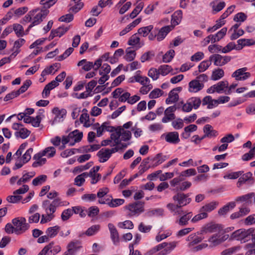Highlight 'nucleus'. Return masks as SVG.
I'll use <instances>...</instances> for the list:
<instances>
[{"label":"nucleus","instance_id":"obj_38","mask_svg":"<svg viewBox=\"0 0 255 255\" xmlns=\"http://www.w3.org/2000/svg\"><path fill=\"white\" fill-rule=\"evenodd\" d=\"M236 206V204L234 202H231L228 203L224 207L221 208L218 210V214L221 216L226 215L231 209H233Z\"/></svg>","mask_w":255,"mask_h":255},{"label":"nucleus","instance_id":"obj_59","mask_svg":"<svg viewBox=\"0 0 255 255\" xmlns=\"http://www.w3.org/2000/svg\"><path fill=\"white\" fill-rule=\"evenodd\" d=\"M159 74L162 76L167 75L172 70L171 67L168 65H161L158 68Z\"/></svg>","mask_w":255,"mask_h":255},{"label":"nucleus","instance_id":"obj_32","mask_svg":"<svg viewBox=\"0 0 255 255\" xmlns=\"http://www.w3.org/2000/svg\"><path fill=\"white\" fill-rule=\"evenodd\" d=\"M149 159H150V158L147 157L146 158L144 159L142 161V162L138 168V169H139L138 174H139L141 175L144 172H145L146 171H147L148 169H149L150 168H151V167H150Z\"/></svg>","mask_w":255,"mask_h":255},{"label":"nucleus","instance_id":"obj_19","mask_svg":"<svg viewBox=\"0 0 255 255\" xmlns=\"http://www.w3.org/2000/svg\"><path fill=\"white\" fill-rule=\"evenodd\" d=\"M68 136L70 138V140L71 141V146H73L75 143L81 141L83 137V132L78 129H75L70 132L68 134Z\"/></svg>","mask_w":255,"mask_h":255},{"label":"nucleus","instance_id":"obj_2","mask_svg":"<svg viewBox=\"0 0 255 255\" xmlns=\"http://www.w3.org/2000/svg\"><path fill=\"white\" fill-rule=\"evenodd\" d=\"M219 202L216 201H213L209 203H206L199 209V214H197L191 219L192 223H196L200 220L207 218L208 213L215 210L219 206Z\"/></svg>","mask_w":255,"mask_h":255},{"label":"nucleus","instance_id":"obj_63","mask_svg":"<svg viewBox=\"0 0 255 255\" xmlns=\"http://www.w3.org/2000/svg\"><path fill=\"white\" fill-rule=\"evenodd\" d=\"M121 130V140L123 141L129 140L131 137V133L129 130H125L123 128L120 127Z\"/></svg>","mask_w":255,"mask_h":255},{"label":"nucleus","instance_id":"obj_57","mask_svg":"<svg viewBox=\"0 0 255 255\" xmlns=\"http://www.w3.org/2000/svg\"><path fill=\"white\" fill-rule=\"evenodd\" d=\"M225 24V21L219 19L216 21V23L214 26L210 27L207 29L208 32H213L219 29Z\"/></svg>","mask_w":255,"mask_h":255},{"label":"nucleus","instance_id":"obj_17","mask_svg":"<svg viewBox=\"0 0 255 255\" xmlns=\"http://www.w3.org/2000/svg\"><path fill=\"white\" fill-rule=\"evenodd\" d=\"M128 44L130 46L135 47L136 49H139L144 45V42L143 41L140 40L137 33H135L130 37Z\"/></svg>","mask_w":255,"mask_h":255},{"label":"nucleus","instance_id":"obj_13","mask_svg":"<svg viewBox=\"0 0 255 255\" xmlns=\"http://www.w3.org/2000/svg\"><path fill=\"white\" fill-rule=\"evenodd\" d=\"M177 110L175 106H171L168 107L164 112V116L162 118L161 121L163 123H167L174 119L176 116L174 114Z\"/></svg>","mask_w":255,"mask_h":255},{"label":"nucleus","instance_id":"obj_10","mask_svg":"<svg viewBox=\"0 0 255 255\" xmlns=\"http://www.w3.org/2000/svg\"><path fill=\"white\" fill-rule=\"evenodd\" d=\"M210 60L213 61L214 64L217 66H222L230 62L231 57L229 56H222L220 54H213L210 56Z\"/></svg>","mask_w":255,"mask_h":255},{"label":"nucleus","instance_id":"obj_34","mask_svg":"<svg viewBox=\"0 0 255 255\" xmlns=\"http://www.w3.org/2000/svg\"><path fill=\"white\" fill-rule=\"evenodd\" d=\"M60 230V227L59 226H55L50 227L47 229L45 233L48 235L50 239H52L55 237Z\"/></svg>","mask_w":255,"mask_h":255},{"label":"nucleus","instance_id":"obj_8","mask_svg":"<svg viewBox=\"0 0 255 255\" xmlns=\"http://www.w3.org/2000/svg\"><path fill=\"white\" fill-rule=\"evenodd\" d=\"M222 228L220 225L211 222L203 226L200 230L201 234H206L219 232Z\"/></svg>","mask_w":255,"mask_h":255},{"label":"nucleus","instance_id":"obj_49","mask_svg":"<svg viewBox=\"0 0 255 255\" xmlns=\"http://www.w3.org/2000/svg\"><path fill=\"white\" fill-rule=\"evenodd\" d=\"M88 173L84 172L76 176L74 179L75 185L78 186H81L85 181V178L88 177Z\"/></svg>","mask_w":255,"mask_h":255},{"label":"nucleus","instance_id":"obj_36","mask_svg":"<svg viewBox=\"0 0 255 255\" xmlns=\"http://www.w3.org/2000/svg\"><path fill=\"white\" fill-rule=\"evenodd\" d=\"M77 66L79 67H82V69L85 71H89L94 67L93 63L88 61L86 59H82L80 60L78 63Z\"/></svg>","mask_w":255,"mask_h":255},{"label":"nucleus","instance_id":"obj_40","mask_svg":"<svg viewBox=\"0 0 255 255\" xmlns=\"http://www.w3.org/2000/svg\"><path fill=\"white\" fill-rule=\"evenodd\" d=\"M54 66L55 65H51L48 67L45 68L41 72V76L42 78H40L39 80L41 82H43L45 80V76L48 74H54L56 71H57V69L54 70Z\"/></svg>","mask_w":255,"mask_h":255},{"label":"nucleus","instance_id":"obj_9","mask_svg":"<svg viewBox=\"0 0 255 255\" xmlns=\"http://www.w3.org/2000/svg\"><path fill=\"white\" fill-rule=\"evenodd\" d=\"M189 197V194H186L183 193H178L173 196V200L176 203L178 206H180L182 207L188 205L191 202V199Z\"/></svg>","mask_w":255,"mask_h":255},{"label":"nucleus","instance_id":"obj_43","mask_svg":"<svg viewBox=\"0 0 255 255\" xmlns=\"http://www.w3.org/2000/svg\"><path fill=\"white\" fill-rule=\"evenodd\" d=\"M227 31V27L222 28L220 31L215 34H212L213 37V42L215 43L219 41L226 34Z\"/></svg>","mask_w":255,"mask_h":255},{"label":"nucleus","instance_id":"obj_12","mask_svg":"<svg viewBox=\"0 0 255 255\" xmlns=\"http://www.w3.org/2000/svg\"><path fill=\"white\" fill-rule=\"evenodd\" d=\"M161 138L169 143L176 144L180 142L179 134L177 131H171L162 134Z\"/></svg>","mask_w":255,"mask_h":255},{"label":"nucleus","instance_id":"obj_27","mask_svg":"<svg viewBox=\"0 0 255 255\" xmlns=\"http://www.w3.org/2000/svg\"><path fill=\"white\" fill-rule=\"evenodd\" d=\"M197 129V126L195 125L191 124L186 127L184 128V130L181 133V136L184 139L188 138L190 135L191 133L196 131Z\"/></svg>","mask_w":255,"mask_h":255},{"label":"nucleus","instance_id":"obj_22","mask_svg":"<svg viewBox=\"0 0 255 255\" xmlns=\"http://www.w3.org/2000/svg\"><path fill=\"white\" fill-rule=\"evenodd\" d=\"M192 212L183 213L181 217L177 219L175 221V223L177 224L180 226H185L188 224V222L192 217Z\"/></svg>","mask_w":255,"mask_h":255},{"label":"nucleus","instance_id":"obj_7","mask_svg":"<svg viewBox=\"0 0 255 255\" xmlns=\"http://www.w3.org/2000/svg\"><path fill=\"white\" fill-rule=\"evenodd\" d=\"M61 247L59 245H55L54 241L51 242L45 246L37 255H55L60 253Z\"/></svg>","mask_w":255,"mask_h":255},{"label":"nucleus","instance_id":"obj_56","mask_svg":"<svg viewBox=\"0 0 255 255\" xmlns=\"http://www.w3.org/2000/svg\"><path fill=\"white\" fill-rule=\"evenodd\" d=\"M171 125L175 129H181L184 127V121L180 118H177L173 121L172 120Z\"/></svg>","mask_w":255,"mask_h":255},{"label":"nucleus","instance_id":"obj_4","mask_svg":"<svg viewBox=\"0 0 255 255\" xmlns=\"http://www.w3.org/2000/svg\"><path fill=\"white\" fill-rule=\"evenodd\" d=\"M144 203L141 201L135 202L127 206L128 215L129 217H138L144 211Z\"/></svg>","mask_w":255,"mask_h":255},{"label":"nucleus","instance_id":"obj_64","mask_svg":"<svg viewBox=\"0 0 255 255\" xmlns=\"http://www.w3.org/2000/svg\"><path fill=\"white\" fill-rule=\"evenodd\" d=\"M239 45L241 46V48L243 46L253 45L255 43V41L253 39H240L237 41Z\"/></svg>","mask_w":255,"mask_h":255},{"label":"nucleus","instance_id":"obj_45","mask_svg":"<svg viewBox=\"0 0 255 255\" xmlns=\"http://www.w3.org/2000/svg\"><path fill=\"white\" fill-rule=\"evenodd\" d=\"M153 28V26L152 25L142 27L138 29L137 33L142 35L143 37H146L152 31Z\"/></svg>","mask_w":255,"mask_h":255},{"label":"nucleus","instance_id":"obj_24","mask_svg":"<svg viewBox=\"0 0 255 255\" xmlns=\"http://www.w3.org/2000/svg\"><path fill=\"white\" fill-rule=\"evenodd\" d=\"M68 29V27L60 26L56 29L52 30L49 38L50 40H51L56 36L60 37L64 35Z\"/></svg>","mask_w":255,"mask_h":255},{"label":"nucleus","instance_id":"obj_25","mask_svg":"<svg viewBox=\"0 0 255 255\" xmlns=\"http://www.w3.org/2000/svg\"><path fill=\"white\" fill-rule=\"evenodd\" d=\"M172 26H165L162 27L160 29L158 33L157 34V40L158 41H161L163 40L168 33L172 29Z\"/></svg>","mask_w":255,"mask_h":255},{"label":"nucleus","instance_id":"obj_61","mask_svg":"<svg viewBox=\"0 0 255 255\" xmlns=\"http://www.w3.org/2000/svg\"><path fill=\"white\" fill-rule=\"evenodd\" d=\"M174 50L173 49L169 50L163 56V62L165 63L170 62L174 57Z\"/></svg>","mask_w":255,"mask_h":255},{"label":"nucleus","instance_id":"obj_21","mask_svg":"<svg viewBox=\"0 0 255 255\" xmlns=\"http://www.w3.org/2000/svg\"><path fill=\"white\" fill-rule=\"evenodd\" d=\"M248 182L249 184L252 185L254 183L255 180L253 177V174L251 172H248L243 175L239 179L237 183L238 186H240L242 184Z\"/></svg>","mask_w":255,"mask_h":255},{"label":"nucleus","instance_id":"obj_18","mask_svg":"<svg viewBox=\"0 0 255 255\" xmlns=\"http://www.w3.org/2000/svg\"><path fill=\"white\" fill-rule=\"evenodd\" d=\"M52 113L55 115L52 122V124H54L62 121V119L66 116L67 112L64 109H59L58 108H54L52 110Z\"/></svg>","mask_w":255,"mask_h":255},{"label":"nucleus","instance_id":"obj_23","mask_svg":"<svg viewBox=\"0 0 255 255\" xmlns=\"http://www.w3.org/2000/svg\"><path fill=\"white\" fill-rule=\"evenodd\" d=\"M108 228L110 232L111 238L114 244L118 246L119 244L120 240L119 234L116 227L113 224L109 223L108 224Z\"/></svg>","mask_w":255,"mask_h":255},{"label":"nucleus","instance_id":"obj_14","mask_svg":"<svg viewBox=\"0 0 255 255\" xmlns=\"http://www.w3.org/2000/svg\"><path fill=\"white\" fill-rule=\"evenodd\" d=\"M228 237V235H224L220 233L215 234L208 239V242L211 246H216L226 241Z\"/></svg>","mask_w":255,"mask_h":255},{"label":"nucleus","instance_id":"obj_60","mask_svg":"<svg viewBox=\"0 0 255 255\" xmlns=\"http://www.w3.org/2000/svg\"><path fill=\"white\" fill-rule=\"evenodd\" d=\"M243 173V171L231 172L225 175L223 178L225 179H235L241 176Z\"/></svg>","mask_w":255,"mask_h":255},{"label":"nucleus","instance_id":"obj_46","mask_svg":"<svg viewBox=\"0 0 255 255\" xmlns=\"http://www.w3.org/2000/svg\"><path fill=\"white\" fill-rule=\"evenodd\" d=\"M12 29L17 37H22L25 35L23 26L18 23L12 24Z\"/></svg>","mask_w":255,"mask_h":255},{"label":"nucleus","instance_id":"obj_50","mask_svg":"<svg viewBox=\"0 0 255 255\" xmlns=\"http://www.w3.org/2000/svg\"><path fill=\"white\" fill-rule=\"evenodd\" d=\"M99 225H94L89 228L85 232V234L88 236H92L96 234L100 230Z\"/></svg>","mask_w":255,"mask_h":255},{"label":"nucleus","instance_id":"obj_20","mask_svg":"<svg viewBox=\"0 0 255 255\" xmlns=\"http://www.w3.org/2000/svg\"><path fill=\"white\" fill-rule=\"evenodd\" d=\"M204 83L199 82L195 79L189 83L188 91L191 93H197L204 88Z\"/></svg>","mask_w":255,"mask_h":255},{"label":"nucleus","instance_id":"obj_11","mask_svg":"<svg viewBox=\"0 0 255 255\" xmlns=\"http://www.w3.org/2000/svg\"><path fill=\"white\" fill-rule=\"evenodd\" d=\"M113 97L115 98H118L119 101L125 103L128 102V100L130 98V94L121 88H117L112 93Z\"/></svg>","mask_w":255,"mask_h":255},{"label":"nucleus","instance_id":"obj_39","mask_svg":"<svg viewBox=\"0 0 255 255\" xmlns=\"http://www.w3.org/2000/svg\"><path fill=\"white\" fill-rule=\"evenodd\" d=\"M179 98L177 92L174 90H172L168 94V98L166 99L165 102L167 104H173L176 102Z\"/></svg>","mask_w":255,"mask_h":255},{"label":"nucleus","instance_id":"obj_5","mask_svg":"<svg viewBox=\"0 0 255 255\" xmlns=\"http://www.w3.org/2000/svg\"><path fill=\"white\" fill-rule=\"evenodd\" d=\"M253 231L251 229L249 230L241 229L233 232L231 235V238L245 243L250 239Z\"/></svg>","mask_w":255,"mask_h":255},{"label":"nucleus","instance_id":"obj_41","mask_svg":"<svg viewBox=\"0 0 255 255\" xmlns=\"http://www.w3.org/2000/svg\"><path fill=\"white\" fill-rule=\"evenodd\" d=\"M224 74L225 73L223 69L218 68L213 71L211 79L213 81H217L223 77Z\"/></svg>","mask_w":255,"mask_h":255},{"label":"nucleus","instance_id":"obj_62","mask_svg":"<svg viewBox=\"0 0 255 255\" xmlns=\"http://www.w3.org/2000/svg\"><path fill=\"white\" fill-rule=\"evenodd\" d=\"M211 65V61L204 60L201 62L198 66L199 72H203L206 71Z\"/></svg>","mask_w":255,"mask_h":255},{"label":"nucleus","instance_id":"obj_15","mask_svg":"<svg viewBox=\"0 0 255 255\" xmlns=\"http://www.w3.org/2000/svg\"><path fill=\"white\" fill-rule=\"evenodd\" d=\"M247 70L246 67L240 68L236 70L232 75V77L235 78L237 81H244L248 79L251 76V73L246 72Z\"/></svg>","mask_w":255,"mask_h":255},{"label":"nucleus","instance_id":"obj_30","mask_svg":"<svg viewBox=\"0 0 255 255\" xmlns=\"http://www.w3.org/2000/svg\"><path fill=\"white\" fill-rule=\"evenodd\" d=\"M97 155L99 158L100 162H105L107 161L111 157L110 153L108 148H102L98 151Z\"/></svg>","mask_w":255,"mask_h":255},{"label":"nucleus","instance_id":"obj_42","mask_svg":"<svg viewBox=\"0 0 255 255\" xmlns=\"http://www.w3.org/2000/svg\"><path fill=\"white\" fill-rule=\"evenodd\" d=\"M112 133L111 135V138L112 140H113L114 144H119L120 143V140H121L120 139L121 136V130H120V127L116 128L114 131L112 132Z\"/></svg>","mask_w":255,"mask_h":255},{"label":"nucleus","instance_id":"obj_3","mask_svg":"<svg viewBox=\"0 0 255 255\" xmlns=\"http://www.w3.org/2000/svg\"><path fill=\"white\" fill-rule=\"evenodd\" d=\"M42 207L46 213L41 216L40 223L43 224L51 221L55 218L54 213L56 210L50 204V201L48 200L43 201Z\"/></svg>","mask_w":255,"mask_h":255},{"label":"nucleus","instance_id":"obj_53","mask_svg":"<svg viewBox=\"0 0 255 255\" xmlns=\"http://www.w3.org/2000/svg\"><path fill=\"white\" fill-rule=\"evenodd\" d=\"M136 53L134 50L131 49L130 47L126 50V54L124 56L125 59L128 62L132 61L135 57Z\"/></svg>","mask_w":255,"mask_h":255},{"label":"nucleus","instance_id":"obj_58","mask_svg":"<svg viewBox=\"0 0 255 255\" xmlns=\"http://www.w3.org/2000/svg\"><path fill=\"white\" fill-rule=\"evenodd\" d=\"M30 133V131L25 128H21L18 131L15 132V135L17 137H20L22 139L27 137Z\"/></svg>","mask_w":255,"mask_h":255},{"label":"nucleus","instance_id":"obj_28","mask_svg":"<svg viewBox=\"0 0 255 255\" xmlns=\"http://www.w3.org/2000/svg\"><path fill=\"white\" fill-rule=\"evenodd\" d=\"M202 238L195 233L190 234L187 238L186 241L189 242L188 247L191 248L195 245L201 242Z\"/></svg>","mask_w":255,"mask_h":255},{"label":"nucleus","instance_id":"obj_35","mask_svg":"<svg viewBox=\"0 0 255 255\" xmlns=\"http://www.w3.org/2000/svg\"><path fill=\"white\" fill-rule=\"evenodd\" d=\"M43 113L44 110H39L38 114L36 116V117H32L31 122L32 126L34 127H38L39 126L41 120L44 117Z\"/></svg>","mask_w":255,"mask_h":255},{"label":"nucleus","instance_id":"obj_29","mask_svg":"<svg viewBox=\"0 0 255 255\" xmlns=\"http://www.w3.org/2000/svg\"><path fill=\"white\" fill-rule=\"evenodd\" d=\"M56 153V149L53 146H49L45 148L43 150L37 153V156H46L47 157L50 158L53 157Z\"/></svg>","mask_w":255,"mask_h":255},{"label":"nucleus","instance_id":"obj_54","mask_svg":"<svg viewBox=\"0 0 255 255\" xmlns=\"http://www.w3.org/2000/svg\"><path fill=\"white\" fill-rule=\"evenodd\" d=\"M144 6V3L142 2H139L136 5V7L130 13L129 17L131 18H134L136 17L139 12L142 10Z\"/></svg>","mask_w":255,"mask_h":255},{"label":"nucleus","instance_id":"obj_6","mask_svg":"<svg viewBox=\"0 0 255 255\" xmlns=\"http://www.w3.org/2000/svg\"><path fill=\"white\" fill-rule=\"evenodd\" d=\"M12 223L14 226L15 233L17 235L24 233L29 228V224L23 217L14 218Z\"/></svg>","mask_w":255,"mask_h":255},{"label":"nucleus","instance_id":"obj_44","mask_svg":"<svg viewBox=\"0 0 255 255\" xmlns=\"http://www.w3.org/2000/svg\"><path fill=\"white\" fill-rule=\"evenodd\" d=\"M255 196V194L254 193H250L242 196L238 197L236 201H240L241 202H245L247 204H249L252 203L251 199Z\"/></svg>","mask_w":255,"mask_h":255},{"label":"nucleus","instance_id":"obj_37","mask_svg":"<svg viewBox=\"0 0 255 255\" xmlns=\"http://www.w3.org/2000/svg\"><path fill=\"white\" fill-rule=\"evenodd\" d=\"M57 87L56 83L55 82H51L47 84L42 92V97L44 98L48 97L50 94V92Z\"/></svg>","mask_w":255,"mask_h":255},{"label":"nucleus","instance_id":"obj_48","mask_svg":"<svg viewBox=\"0 0 255 255\" xmlns=\"http://www.w3.org/2000/svg\"><path fill=\"white\" fill-rule=\"evenodd\" d=\"M217 0L213 1L210 3L211 6L212 7L214 13L218 12L223 9L225 6V2L224 1L219 2L217 3Z\"/></svg>","mask_w":255,"mask_h":255},{"label":"nucleus","instance_id":"obj_26","mask_svg":"<svg viewBox=\"0 0 255 255\" xmlns=\"http://www.w3.org/2000/svg\"><path fill=\"white\" fill-rule=\"evenodd\" d=\"M166 207L174 216L182 215L183 214L181 207L178 206L177 204L168 203Z\"/></svg>","mask_w":255,"mask_h":255},{"label":"nucleus","instance_id":"obj_1","mask_svg":"<svg viewBox=\"0 0 255 255\" xmlns=\"http://www.w3.org/2000/svg\"><path fill=\"white\" fill-rule=\"evenodd\" d=\"M57 0H41L40 3L44 5V9L36 8L29 11L22 18L23 22H31L26 31L32 27L40 24L49 13L48 8L55 3Z\"/></svg>","mask_w":255,"mask_h":255},{"label":"nucleus","instance_id":"obj_33","mask_svg":"<svg viewBox=\"0 0 255 255\" xmlns=\"http://www.w3.org/2000/svg\"><path fill=\"white\" fill-rule=\"evenodd\" d=\"M182 18V11L181 10H177L172 15L171 23L174 26L179 24Z\"/></svg>","mask_w":255,"mask_h":255},{"label":"nucleus","instance_id":"obj_52","mask_svg":"<svg viewBox=\"0 0 255 255\" xmlns=\"http://www.w3.org/2000/svg\"><path fill=\"white\" fill-rule=\"evenodd\" d=\"M188 101L190 104L192 108L197 109L200 106L201 101L198 97H191L188 99Z\"/></svg>","mask_w":255,"mask_h":255},{"label":"nucleus","instance_id":"obj_47","mask_svg":"<svg viewBox=\"0 0 255 255\" xmlns=\"http://www.w3.org/2000/svg\"><path fill=\"white\" fill-rule=\"evenodd\" d=\"M47 176L46 175H40L35 178L32 182V184L34 186L41 185L46 181Z\"/></svg>","mask_w":255,"mask_h":255},{"label":"nucleus","instance_id":"obj_51","mask_svg":"<svg viewBox=\"0 0 255 255\" xmlns=\"http://www.w3.org/2000/svg\"><path fill=\"white\" fill-rule=\"evenodd\" d=\"M228 82L227 81H222L215 84L216 88V92L218 93H222L225 89L228 87Z\"/></svg>","mask_w":255,"mask_h":255},{"label":"nucleus","instance_id":"obj_16","mask_svg":"<svg viewBox=\"0 0 255 255\" xmlns=\"http://www.w3.org/2000/svg\"><path fill=\"white\" fill-rule=\"evenodd\" d=\"M169 158V156L168 155H163L162 153H158L153 158H150V167H151V168H154L162 163Z\"/></svg>","mask_w":255,"mask_h":255},{"label":"nucleus","instance_id":"obj_31","mask_svg":"<svg viewBox=\"0 0 255 255\" xmlns=\"http://www.w3.org/2000/svg\"><path fill=\"white\" fill-rule=\"evenodd\" d=\"M203 131L205 133L203 136L204 138L206 137H212L216 136L218 135V132L214 130L213 127L210 125H206L203 128Z\"/></svg>","mask_w":255,"mask_h":255},{"label":"nucleus","instance_id":"obj_55","mask_svg":"<svg viewBox=\"0 0 255 255\" xmlns=\"http://www.w3.org/2000/svg\"><path fill=\"white\" fill-rule=\"evenodd\" d=\"M37 153L35 154L33 156V159L36 160L32 164V166L34 167H37L39 166H41L44 164L46 161L45 158H42L43 156H40V157L39 156V158L38 156H37Z\"/></svg>","mask_w":255,"mask_h":255}]
</instances>
